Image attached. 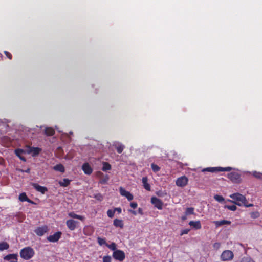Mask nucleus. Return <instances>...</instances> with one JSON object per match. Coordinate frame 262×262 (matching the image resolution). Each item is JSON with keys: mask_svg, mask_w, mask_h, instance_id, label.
<instances>
[{"mask_svg": "<svg viewBox=\"0 0 262 262\" xmlns=\"http://www.w3.org/2000/svg\"><path fill=\"white\" fill-rule=\"evenodd\" d=\"M142 182L143 184L144 188L147 190H150V186L147 183V178L146 177H143L142 179Z\"/></svg>", "mask_w": 262, "mask_h": 262, "instance_id": "nucleus-24", "label": "nucleus"}, {"mask_svg": "<svg viewBox=\"0 0 262 262\" xmlns=\"http://www.w3.org/2000/svg\"><path fill=\"white\" fill-rule=\"evenodd\" d=\"M69 216L73 218V219H77L83 221L84 220V217L83 216H81L78 214H75V213L72 212L68 213Z\"/></svg>", "mask_w": 262, "mask_h": 262, "instance_id": "nucleus-23", "label": "nucleus"}, {"mask_svg": "<svg viewBox=\"0 0 262 262\" xmlns=\"http://www.w3.org/2000/svg\"><path fill=\"white\" fill-rule=\"evenodd\" d=\"M9 248V244L6 242H0V251L7 250Z\"/></svg>", "mask_w": 262, "mask_h": 262, "instance_id": "nucleus-26", "label": "nucleus"}, {"mask_svg": "<svg viewBox=\"0 0 262 262\" xmlns=\"http://www.w3.org/2000/svg\"><path fill=\"white\" fill-rule=\"evenodd\" d=\"M188 182V178L185 176H182L177 179L176 185L179 187H183L187 184Z\"/></svg>", "mask_w": 262, "mask_h": 262, "instance_id": "nucleus-8", "label": "nucleus"}, {"mask_svg": "<svg viewBox=\"0 0 262 262\" xmlns=\"http://www.w3.org/2000/svg\"><path fill=\"white\" fill-rule=\"evenodd\" d=\"M34 255V250L30 247H27L21 250L20 255L21 258L25 260H28L31 258Z\"/></svg>", "mask_w": 262, "mask_h": 262, "instance_id": "nucleus-2", "label": "nucleus"}, {"mask_svg": "<svg viewBox=\"0 0 262 262\" xmlns=\"http://www.w3.org/2000/svg\"><path fill=\"white\" fill-rule=\"evenodd\" d=\"M97 242L99 245L102 246V245H106L107 243L106 242V240L105 238H101L100 237H98L97 238Z\"/></svg>", "mask_w": 262, "mask_h": 262, "instance_id": "nucleus-30", "label": "nucleus"}, {"mask_svg": "<svg viewBox=\"0 0 262 262\" xmlns=\"http://www.w3.org/2000/svg\"><path fill=\"white\" fill-rule=\"evenodd\" d=\"M252 174L256 178L259 179H262V173L254 171L252 172Z\"/></svg>", "mask_w": 262, "mask_h": 262, "instance_id": "nucleus-32", "label": "nucleus"}, {"mask_svg": "<svg viewBox=\"0 0 262 262\" xmlns=\"http://www.w3.org/2000/svg\"><path fill=\"white\" fill-rule=\"evenodd\" d=\"M216 226L219 227L225 224L230 225L231 222L227 220L215 221L213 222Z\"/></svg>", "mask_w": 262, "mask_h": 262, "instance_id": "nucleus-20", "label": "nucleus"}, {"mask_svg": "<svg viewBox=\"0 0 262 262\" xmlns=\"http://www.w3.org/2000/svg\"><path fill=\"white\" fill-rule=\"evenodd\" d=\"M114 210L115 211H117L118 212V213H120L122 211L121 208L120 207L114 208Z\"/></svg>", "mask_w": 262, "mask_h": 262, "instance_id": "nucleus-46", "label": "nucleus"}, {"mask_svg": "<svg viewBox=\"0 0 262 262\" xmlns=\"http://www.w3.org/2000/svg\"><path fill=\"white\" fill-rule=\"evenodd\" d=\"M129 211L132 212L133 214H134L135 215L136 214V212L135 211H134V210H129Z\"/></svg>", "mask_w": 262, "mask_h": 262, "instance_id": "nucleus-47", "label": "nucleus"}, {"mask_svg": "<svg viewBox=\"0 0 262 262\" xmlns=\"http://www.w3.org/2000/svg\"><path fill=\"white\" fill-rule=\"evenodd\" d=\"M259 216H260V214L257 211L252 212L250 213V216L251 218H253V219H257V218L259 217Z\"/></svg>", "mask_w": 262, "mask_h": 262, "instance_id": "nucleus-36", "label": "nucleus"}, {"mask_svg": "<svg viewBox=\"0 0 262 262\" xmlns=\"http://www.w3.org/2000/svg\"><path fill=\"white\" fill-rule=\"evenodd\" d=\"M113 145L115 146L117 152L119 154H121L122 152V151L124 150V147H125L123 144H122L121 143H119V142H116V143H114Z\"/></svg>", "mask_w": 262, "mask_h": 262, "instance_id": "nucleus-19", "label": "nucleus"}, {"mask_svg": "<svg viewBox=\"0 0 262 262\" xmlns=\"http://www.w3.org/2000/svg\"><path fill=\"white\" fill-rule=\"evenodd\" d=\"M41 151V149L38 147H32L27 146L26 148V152L28 154H32L33 157L37 156Z\"/></svg>", "mask_w": 262, "mask_h": 262, "instance_id": "nucleus-7", "label": "nucleus"}, {"mask_svg": "<svg viewBox=\"0 0 262 262\" xmlns=\"http://www.w3.org/2000/svg\"><path fill=\"white\" fill-rule=\"evenodd\" d=\"M240 262H255L251 257H244L242 258Z\"/></svg>", "mask_w": 262, "mask_h": 262, "instance_id": "nucleus-34", "label": "nucleus"}, {"mask_svg": "<svg viewBox=\"0 0 262 262\" xmlns=\"http://www.w3.org/2000/svg\"><path fill=\"white\" fill-rule=\"evenodd\" d=\"M115 212V211L114 209V210L109 209L107 211V215L109 217L112 218L114 216Z\"/></svg>", "mask_w": 262, "mask_h": 262, "instance_id": "nucleus-39", "label": "nucleus"}, {"mask_svg": "<svg viewBox=\"0 0 262 262\" xmlns=\"http://www.w3.org/2000/svg\"><path fill=\"white\" fill-rule=\"evenodd\" d=\"M228 178L233 183H238L241 182V175L236 172L228 173Z\"/></svg>", "mask_w": 262, "mask_h": 262, "instance_id": "nucleus-4", "label": "nucleus"}, {"mask_svg": "<svg viewBox=\"0 0 262 262\" xmlns=\"http://www.w3.org/2000/svg\"><path fill=\"white\" fill-rule=\"evenodd\" d=\"M19 199L22 201H28L29 202V199H28V197L27 196L25 193H21L19 196Z\"/></svg>", "mask_w": 262, "mask_h": 262, "instance_id": "nucleus-29", "label": "nucleus"}, {"mask_svg": "<svg viewBox=\"0 0 262 262\" xmlns=\"http://www.w3.org/2000/svg\"><path fill=\"white\" fill-rule=\"evenodd\" d=\"M225 208H227L228 209L231 211H235L237 209V207L235 205H225L224 206Z\"/></svg>", "mask_w": 262, "mask_h": 262, "instance_id": "nucleus-37", "label": "nucleus"}, {"mask_svg": "<svg viewBox=\"0 0 262 262\" xmlns=\"http://www.w3.org/2000/svg\"><path fill=\"white\" fill-rule=\"evenodd\" d=\"M106 246L114 251L116 250V245L115 243H112L111 244H107Z\"/></svg>", "mask_w": 262, "mask_h": 262, "instance_id": "nucleus-33", "label": "nucleus"}, {"mask_svg": "<svg viewBox=\"0 0 262 262\" xmlns=\"http://www.w3.org/2000/svg\"><path fill=\"white\" fill-rule=\"evenodd\" d=\"M30 171V169L29 168H28L26 170H25V172L27 173H29Z\"/></svg>", "mask_w": 262, "mask_h": 262, "instance_id": "nucleus-48", "label": "nucleus"}, {"mask_svg": "<svg viewBox=\"0 0 262 262\" xmlns=\"http://www.w3.org/2000/svg\"><path fill=\"white\" fill-rule=\"evenodd\" d=\"M151 202L154 205L155 207L157 208L158 209H162L163 207L162 202L158 198L156 197H152L151 199Z\"/></svg>", "mask_w": 262, "mask_h": 262, "instance_id": "nucleus-10", "label": "nucleus"}, {"mask_svg": "<svg viewBox=\"0 0 262 262\" xmlns=\"http://www.w3.org/2000/svg\"><path fill=\"white\" fill-rule=\"evenodd\" d=\"M15 154L16 155V156L17 157H19V158L25 162L26 161V159L24 157H23L21 156V155L23 154H25V153H26V149L25 150H23V149H16L15 150Z\"/></svg>", "mask_w": 262, "mask_h": 262, "instance_id": "nucleus-17", "label": "nucleus"}, {"mask_svg": "<svg viewBox=\"0 0 262 262\" xmlns=\"http://www.w3.org/2000/svg\"><path fill=\"white\" fill-rule=\"evenodd\" d=\"M61 234L62 233L61 232H57L55 233L53 235H51L47 237V240L50 242H56L61 237Z\"/></svg>", "mask_w": 262, "mask_h": 262, "instance_id": "nucleus-11", "label": "nucleus"}, {"mask_svg": "<svg viewBox=\"0 0 262 262\" xmlns=\"http://www.w3.org/2000/svg\"><path fill=\"white\" fill-rule=\"evenodd\" d=\"M243 205L244 206L246 207H249L253 206V204H248V202H247V200H246V203Z\"/></svg>", "mask_w": 262, "mask_h": 262, "instance_id": "nucleus-44", "label": "nucleus"}, {"mask_svg": "<svg viewBox=\"0 0 262 262\" xmlns=\"http://www.w3.org/2000/svg\"><path fill=\"white\" fill-rule=\"evenodd\" d=\"M5 55H6V56L10 59H11L12 58V55H11V54L7 52V51H5L4 52Z\"/></svg>", "mask_w": 262, "mask_h": 262, "instance_id": "nucleus-43", "label": "nucleus"}, {"mask_svg": "<svg viewBox=\"0 0 262 262\" xmlns=\"http://www.w3.org/2000/svg\"><path fill=\"white\" fill-rule=\"evenodd\" d=\"M138 211L139 213H141L142 209L141 208H139Z\"/></svg>", "mask_w": 262, "mask_h": 262, "instance_id": "nucleus-50", "label": "nucleus"}, {"mask_svg": "<svg viewBox=\"0 0 262 262\" xmlns=\"http://www.w3.org/2000/svg\"><path fill=\"white\" fill-rule=\"evenodd\" d=\"M17 255L15 254H10L4 257V259L9 262H17Z\"/></svg>", "mask_w": 262, "mask_h": 262, "instance_id": "nucleus-16", "label": "nucleus"}, {"mask_svg": "<svg viewBox=\"0 0 262 262\" xmlns=\"http://www.w3.org/2000/svg\"><path fill=\"white\" fill-rule=\"evenodd\" d=\"M31 185L37 191L41 192L42 194H45L46 192L48 191V189L46 187L40 186L37 183H31Z\"/></svg>", "mask_w": 262, "mask_h": 262, "instance_id": "nucleus-13", "label": "nucleus"}, {"mask_svg": "<svg viewBox=\"0 0 262 262\" xmlns=\"http://www.w3.org/2000/svg\"><path fill=\"white\" fill-rule=\"evenodd\" d=\"M103 262H111V257L110 256H105L103 257Z\"/></svg>", "mask_w": 262, "mask_h": 262, "instance_id": "nucleus-41", "label": "nucleus"}, {"mask_svg": "<svg viewBox=\"0 0 262 262\" xmlns=\"http://www.w3.org/2000/svg\"><path fill=\"white\" fill-rule=\"evenodd\" d=\"M185 214H186V215L193 214H194V208L189 207V208H186V211H185Z\"/></svg>", "mask_w": 262, "mask_h": 262, "instance_id": "nucleus-31", "label": "nucleus"}, {"mask_svg": "<svg viewBox=\"0 0 262 262\" xmlns=\"http://www.w3.org/2000/svg\"><path fill=\"white\" fill-rule=\"evenodd\" d=\"M119 191L120 194L122 196H125L128 201H131L133 199V195L129 191H126L123 187H120Z\"/></svg>", "mask_w": 262, "mask_h": 262, "instance_id": "nucleus-12", "label": "nucleus"}, {"mask_svg": "<svg viewBox=\"0 0 262 262\" xmlns=\"http://www.w3.org/2000/svg\"><path fill=\"white\" fill-rule=\"evenodd\" d=\"M70 182L71 180L68 179H63L62 181L59 182V184L61 186L67 187L70 184Z\"/></svg>", "mask_w": 262, "mask_h": 262, "instance_id": "nucleus-25", "label": "nucleus"}, {"mask_svg": "<svg viewBox=\"0 0 262 262\" xmlns=\"http://www.w3.org/2000/svg\"><path fill=\"white\" fill-rule=\"evenodd\" d=\"M137 203L136 202H132L130 203V206L133 208H136L137 207Z\"/></svg>", "mask_w": 262, "mask_h": 262, "instance_id": "nucleus-45", "label": "nucleus"}, {"mask_svg": "<svg viewBox=\"0 0 262 262\" xmlns=\"http://www.w3.org/2000/svg\"><path fill=\"white\" fill-rule=\"evenodd\" d=\"M81 168L85 174L90 175L93 171L92 167L88 163H84Z\"/></svg>", "mask_w": 262, "mask_h": 262, "instance_id": "nucleus-14", "label": "nucleus"}, {"mask_svg": "<svg viewBox=\"0 0 262 262\" xmlns=\"http://www.w3.org/2000/svg\"><path fill=\"white\" fill-rule=\"evenodd\" d=\"M151 167L152 168V170L155 172H157L160 170V167L156 164H155L154 163L151 164Z\"/></svg>", "mask_w": 262, "mask_h": 262, "instance_id": "nucleus-38", "label": "nucleus"}, {"mask_svg": "<svg viewBox=\"0 0 262 262\" xmlns=\"http://www.w3.org/2000/svg\"><path fill=\"white\" fill-rule=\"evenodd\" d=\"M78 222L73 220H68L66 222V225L70 230H74L76 227Z\"/></svg>", "mask_w": 262, "mask_h": 262, "instance_id": "nucleus-15", "label": "nucleus"}, {"mask_svg": "<svg viewBox=\"0 0 262 262\" xmlns=\"http://www.w3.org/2000/svg\"><path fill=\"white\" fill-rule=\"evenodd\" d=\"M232 169L230 167H227L225 168L217 167H207L204 168L202 170V172H214L216 171H230Z\"/></svg>", "mask_w": 262, "mask_h": 262, "instance_id": "nucleus-3", "label": "nucleus"}, {"mask_svg": "<svg viewBox=\"0 0 262 262\" xmlns=\"http://www.w3.org/2000/svg\"><path fill=\"white\" fill-rule=\"evenodd\" d=\"M214 198L216 201L219 202H222L224 201V198L222 196L217 194L215 195L214 196Z\"/></svg>", "mask_w": 262, "mask_h": 262, "instance_id": "nucleus-35", "label": "nucleus"}, {"mask_svg": "<svg viewBox=\"0 0 262 262\" xmlns=\"http://www.w3.org/2000/svg\"><path fill=\"white\" fill-rule=\"evenodd\" d=\"M234 254L230 250H225L221 254V257L223 261H228L232 259Z\"/></svg>", "mask_w": 262, "mask_h": 262, "instance_id": "nucleus-5", "label": "nucleus"}, {"mask_svg": "<svg viewBox=\"0 0 262 262\" xmlns=\"http://www.w3.org/2000/svg\"><path fill=\"white\" fill-rule=\"evenodd\" d=\"M45 133L47 136H52L54 135L55 132L52 128L47 127L45 129Z\"/></svg>", "mask_w": 262, "mask_h": 262, "instance_id": "nucleus-27", "label": "nucleus"}, {"mask_svg": "<svg viewBox=\"0 0 262 262\" xmlns=\"http://www.w3.org/2000/svg\"><path fill=\"white\" fill-rule=\"evenodd\" d=\"M113 257L116 260L122 261L125 258V253L120 250H116L113 253Z\"/></svg>", "mask_w": 262, "mask_h": 262, "instance_id": "nucleus-6", "label": "nucleus"}, {"mask_svg": "<svg viewBox=\"0 0 262 262\" xmlns=\"http://www.w3.org/2000/svg\"><path fill=\"white\" fill-rule=\"evenodd\" d=\"M189 225L192 227L193 228L195 229H200L201 228V224L200 221H191L189 222Z\"/></svg>", "mask_w": 262, "mask_h": 262, "instance_id": "nucleus-18", "label": "nucleus"}, {"mask_svg": "<svg viewBox=\"0 0 262 262\" xmlns=\"http://www.w3.org/2000/svg\"><path fill=\"white\" fill-rule=\"evenodd\" d=\"M230 198L232 199L233 200H228L229 202L233 203L239 206H243L245 204L247 200L244 195L239 193L230 194Z\"/></svg>", "mask_w": 262, "mask_h": 262, "instance_id": "nucleus-1", "label": "nucleus"}, {"mask_svg": "<svg viewBox=\"0 0 262 262\" xmlns=\"http://www.w3.org/2000/svg\"><path fill=\"white\" fill-rule=\"evenodd\" d=\"M182 219L183 220H185L186 219V216H182Z\"/></svg>", "mask_w": 262, "mask_h": 262, "instance_id": "nucleus-49", "label": "nucleus"}, {"mask_svg": "<svg viewBox=\"0 0 262 262\" xmlns=\"http://www.w3.org/2000/svg\"><path fill=\"white\" fill-rule=\"evenodd\" d=\"M93 197L94 198H95L96 200L100 201H102L103 198L102 195L100 193L95 194H94Z\"/></svg>", "mask_w": 262, "mask_h": 262, "instance_id": "nucleus-40", "label": "nucleus"}, {"mask_svg": "<svg viewBox=\"0 0 262 262\" xmlns=\"http://www.w3.org/2000/svg\"><path fill=\"white\" fill-rule=\"evenodd\" d=\"M111 169V165L107 162L103 163V167L102 170L104 171H106L107 170H110Z\"/></svg>", "mask_w": 262, "mask_h": 262, "instance_id": "nucleus-28", "label": "nucleus"}, {"mask_svg": "<svg viewBox=\"0 0 262 262\" xmlns=\"http://www.w3.org/2000/svg\"><path fill=\"white\" fill-rule=\"evenodd\" d=\"M48 231V228L47 226H43L36 228L34 232L39 236L43 235Z\"/></svg>", "mask_w": 262, "mask_h": 262, "instance_id": "nucleus-9", "label": "nucleus"}, {"mask_svg": "<svg viewBox=\"0 0 262 262\" xmlns=\"http://www.w3.org/2000/svg\"><path fill=\"white\" fill-rule=\"evenodd\" d=\"M113 225L116 227L122 228L123 227V223L122 220L116 219L113 221Z\"/></svg>", "mask_w": 262, "mask_h": 262, "instance_id": "nucleus-21", "label": "nucleus"}, {"mask_svg": "<svg viewBox=\"0 0 262 262\" xmlns=\"http://www.w3.org/2000/svg\"><path fill=\"white\" fill-rule=\"evenodd\" d=\"M53 169L61 172H64L65 171L64 167L61 164H57L54 166Z\"/></svg>", "mask_w": 262, "mask_h": 262, "instance_id": "nucleus-22", "label": "nucleus"}, {"mask_svg": "<svg viewBox=\"0 0 262 262\" xmlns=\"http://www.w3.org/2000/svg\"><path fill=\"white\" fill-rule=\"evenodd\" d=\"M189 231H190V229H185L182 230L181 231V235H183L184 234H186L188 233Z\"/></svg>", "mask_w": 262, "mask_h": 262, "instance_id": "nucleus-42", "label": "nucleus"}]
</instances>
